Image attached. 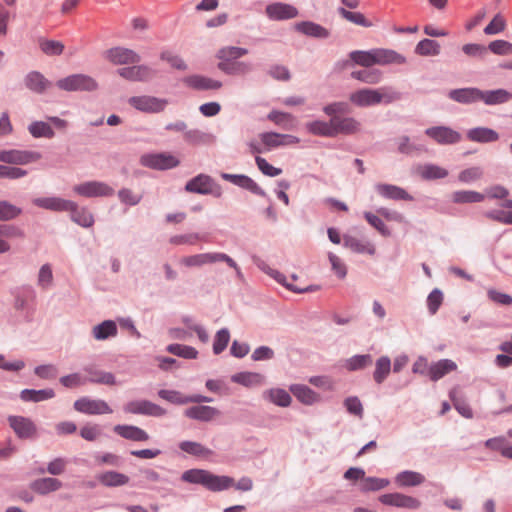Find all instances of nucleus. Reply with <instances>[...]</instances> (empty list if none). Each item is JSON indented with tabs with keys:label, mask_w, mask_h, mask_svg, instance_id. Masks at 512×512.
Instances as JSON below:
<instances>
[{
	"label": "nucleus",
	"mask_w": 512,
	"mask_h": 512,
	"mask_svg": "<svg viewBox=\"0 0 512 512\" xmlns=\"http://www.w3.org/2000/svg\"><path fill=\"white\" fill-rule=\"evenodd\" d=\"M350 59L357 65L371 67L374 65L404 64L405 56L392 49L375 48L367 51L356 50L350 54Z\"/></svg>",
	"instance_id": "1"
},
{
	"label": "nucleus",
	"mask_w": 512,
	"mask_h": 512,
	"mask_svg": "<svg viewBox=\"0 0 512 512\" xmlns=\"http://www.w3.org/2000/svg\"><path fill=\"white\" fill-rule=\"evenodd\" d=\"M401 94L390 87L378 89L362 88L350 94L349 100L357 107H369L378 104H390L400 100Z\"/></svg>",
	"instance_id": "2"
},
{
	"label": "nucleus",
	"mask_w": 512,
	"mask_h": 512,
	"mask_svg": "<svg viewBox=\"0 0 512 512\" xmlns=\"http://www.w3.org/2000/svg\"><path fill=\"white\" fill-rule=\"evenodd\" d=\"M128 104L142 113L158 114L166 109L169 101L152 95H139L130 97Z\"/></svg>",
	"instance_id": "3"
},
{
	"label": "nucleus",
	"mask_w": 512,
	"mask_h": 512,
	"mask_svg": "<svg viewBox=\"0 0 512 512\" xmlns=\"http://www.w3.org/2000/svg\"><path fill=\"white\" fill-rule=\"evenodd\" d=\"M56 86L67 92L75 91H94L98 88V84L94 78L86 74H72L65 78L59 79Z\"/></svg>",
	"instance_id": "4"
},
{
	"label": "nucleus",
	"mask_w": 512,
	"mask_h": 512,
	"mask_svg": "<svg viewBox=\"0 0 512 512\" xmlns=\"http://www.w3.org/2000/svg\"><path fill=\"white\" fill-rule=\"evenodd\" d=\"M185 191L201 195L221 196V187L207 174H198L185 184Z\"/></svg>",
	"instance_id": "5"
},
{
	"label": "nucleus",
	"mask_w": 512,
	"mask_h": 512,
	"mask_svg": "<svg viewBox=\"0 0 512 512\" xmlns=\"http://www.w3.org/2000/svg\"><path fill=\"white\" fill-rule=\"evenodd\" d=\"M73 192L85 198L110 197L114 194V189L105 182L90 180L76 184L72 188Z\"/></svg>",
	"instance_id": "6"
},
{
	"label": "nucleus",
	"mask_w": 512,
	"mask_h": 512,
	"mask_svg": "<svg viewBox=\"0 0 512 512\" xmlns=\"http://www.w3.org/2000/svg\"><path fill=\"white\" fill-rule=\"evenodd\" d=\"M42 158L38 151L8 149L0 151V162L10 165H27Z\"/></svg>",
	"instance_id": "7"
},
{
	"label": "nucleus",
	"mask_w": 512,
	"mask_h": 512,
	"mask_svg": "<svg viewBox=\"0 0 512 512\" xmlns=\"http://www.w3.org/2000/svg\"><path fill=\"white\" fill-rule=\"evenodd\" d=\"M265 151H271L280 147L298 144L300 139L291 134H281L277 132H262L258 135Z\"/></svg>",
	"instance_id": "8"
},
{
	"label": "nucleus",
	"mask_w": 512,
	"mask_h": 512,
	"mask_svg": "<svg viewBox=\"0 0 512 512\" xmlns=\"http://www.w3.org/2000/svg\"><path fill=\"white\" fill-rule=\"evenodd\" d=\"M123 410L129 414L152 417H163L167 414L166 409L149 400L130 401L124 405Z\"/></svg>",
	"instance_id": "9"
},
{
	"label": "nucleus",
	"mask_w": 512,
	"mask_h": 512,
	"mask_svg": "<svg viewBox=\"0 0 512 512\" xmlns=\"http://www.w3.org/2000/svg\"><path fill=\"white\" fill-rule=\"evenodd\" d=\"M73 407L76 411L87 415L111 414L113 412L105 400L92 399L86 396L77 399Z\"/></svg>",
	"instance_id": "10"
},
{
	"label": "nucleus",
	"mask_w": 512,
	"mask_h": 512,
	"mask_svg": "<svg viewBox=\"0 0 512 512\" xmlns=\"http://www.w3.org/2000/svg\"><path fill=\"white\" fill-rule=\"evenodd\" d=\"M158 396L175 405H185L189 403H209L213 399L200 394L184 395L177 390L161 389L158 391Z\"/></svg>",
	"instance_id": "11"
},
{
	"label": "nucleus",
	"mask_w": 512,
	"mask_h": 512,
	"mask_svg": "<svg viewBox=\"0 0 512 512\" xmlns=\"http://www.w3.org/2000/svg\"><path fill=\"white\" fill-rule=\"evenodd\" d=\"M141 163L148 168L166 170L177 167L180 161L170 153H155L143 155Z\"/></svg>",
	"instance_id": "12"
},
{
	"label": "nucleus",
	"mask_w": 512,
	"mask_h": 512,
	"mask_svg": "<svg viewBox=\"0 0 512 512\" xmlns=\"http://www.w3.org/2000/svg\"><path fill=\"white\" fill-rule=\"evenodd\" d=\"M117 73L122 78L132 82H149L156 75L153 68L144 64L119 68Z\"/></svg>",
	"instance_id": "13"
},
{
	"label": "nucleus",
	"mask_w": 512,
	"mask_h": 512,
	"mask_svg": "<svg viewBox=\"0 0 512 512\" xmlns=\"http://www.w3.org/2000/svg\"><path fill=\"white\" fill-rule=\"evenodd\" d=\"M425 134L440 145H451L461 141L459 132L448 126H433L425 130Z\"/></svg>",
	"instance_id": "14"
},
{
	"label": "nucleus",
	"mask_w": 512,
	"mask_h": 512,
	"mask_svg": "<svg viewBox=\"0 0 512 512\" xmlns=\"http://www.w3.org/2000/svg\"><path fill=\"white\" fill-rule=\"evenodd\" d=\"M8 423L20 439L33 438L37 433V427L30 418L11 415L8 417Z\"/></svg>",
	"instance_id": "15"
},
{
	"label": "nucleus",
	"mask_w": 512,
	"mask_h": 512,
	"mask_svg": "<svg viewBox=\"0 0 512 512\" xmlns=\"http://www.w3.org/2000/svg\"><path fill=\"white\" fill-rule=\"evenodd\" d=\"M265 13L267 17L273 21L293 19L299 14L295 6L283 2L268 4L265 8Z\"/></svg>",
	"instance_id": "16"
},
{
	"label": "nucleus",
	"mask_w": 512,
	"mask_h": 512,
	"mask_svg": "<svg viewBox=\"0 0 512 512\" xmlns=\"http://www.w3.org/2000/svg\"><path fill=\"white\" fill-rule=\"evenodd\" d=\"M105 57L115 65L136 64L141 61V57L138 53L124 47H114L107 50Z\"/></svg>",
	"instance_id": "17"
},
{
	"label": "nucleus",
	"mask_w": 512,
	"mask_h": 512,
	"mask_svg": "<svg viewBox=\"0 0 512 512\" xmlns=\"http://www.w3.org/2000/svg\"><path fill=\"white\" fill-rule=\"evenodd\" d=\"M379 501L384 505L406 509H417L421 505L418 499L401 493L383 494L379 497Z\"/></svg>",
	"instance_id": "18"
},
{
	"label": "nucleus",
	"mask_w": 512,
	"mask_h": 512,
	"mask_svg": "<svg viewBox=\"0 0 512 512\" xmlns=\"http://www.w3.org/2000/svg\"><path fill=\"white\" fill-rule=\"evenodd\" d=\"M32 203L39 208L54 212H68L74 207V201L56 196L34 198Z\"/></svg>",
	"instance_id": "19"
},
{
	"label": "nucleus",
	"mask_w": 512,
	"mask_h": 512,
	"mask_svg": "<svg viewBox=\"0 0 512 512\" xmlns=\"http://www.w3.org/2000/svg\"><path fill=\"white\" fill-rule=\"evenodd\" d=\"M221 178L251 193L265 197V191L249 176L244 174L221 173Z\"/></svg>",
	"instance_id": "20"
},
{
	"label": "nucleus",
	"mask_w": 512,
	"mask_h": 512,
	"mask_svg": "<svg viewBox=\"0 0 512 512\" xmlns=\"http://www.w3.org/2000/svg\"><path fill=\"white\" fill-rule=\"evenodd\" d=\"M220 256L221 252H206L188 255L180 259V264L187 268H200L204 265L219 263Z\"/></svg>",
	"instance_id": "21"
},
{
	"label": "nucleus",
	"mask_w": 512,
	"mask_h": 512,
	"mask_svg": "<svg viewBox=\"0 0 512 512\" xmlns=\"http://www.w3.org/2000/svg\"><path fill=\"white\" fill-rule=\"evenodd\" d=\"M331 120L332 137L339 134L350 135L359 130L360 123L353 117L334 116Z\"/></svg>",
	"instance_id": "22"
},
{
	"label": "nucleus",
	"mask_w": 512,
	"mask_h": 512,
	"mask_svg": "<svg viewBox=\"0 0 512 512\" xmlns=\"http://www.w3.org/2000/svg\"><path fill=\"white\" fill-rule=\"evenodd\" d=\"M25 232L14 224H0V254L11 251V244L6 239H24Z\"/></svg>",
	"instance_id": "23"
},
{
	"label": "nucleus",
	"mask_w": 512,
	"mask_h": 512,
	"mask_svg": "<svg viewBox=\"0 0 512 512\" xmlns=\"http://www.w3.org/2000/svg\"><path fill=\"white\" fill-rule=\"evenodd\" d=\"M25 87L33 93L43 94L51 86L52 83L39 71H30L23 79Z\"/></svg>",
	"instance_id": "24"
},
{
	"label": "nucleus",
	"mask_w": 512,
	"mask_h": 512,
	"mask_svg": "<svg viewBox=\"0 0 512 512\" xmlns=\"http://www.w3.org/2000/svg\"><path fill=\"white\" fill-rule=\"evenodd\" d=\"M377 194L385 199L412 201L413 197L403 188L386 183H378L374 186Z\"/></svg>",
	"instance_id": "25"
},
{
	"label": "nucleus",
	"mask_w": 512,
	"mask_h": 512,
	"mask_svg": "<svg viewBox=\"0 0 512 512\" xmlns=\"http://www.w3.org/2000/svg\"><path fill=\"white\" fill-rule=\"evenodd\" d=\"M184 415L192 420L209 422L220 415V411L212 406L196 405L187 408Z\"/></svg>",
	"instance_id": "26"
},
{
	"label": "nucleus",
	"mask_w": 512,
	"mask_h": 512,
	"mask_svg": "<svg viewBox=\"0 0 512 512\" xmlns=\"http://www.w3.org/2000/svg\"><path fill=\"white\" fill-rule=\"evenodd\" d=\"M83 371L88 375L85 377L87 383L101 384V385H116L117 380L113 373L104 370L97 369L93 365H87L83 368Z\"/></svg>",
	"instance_id": "27"
},
{
	"label": "nucleus",
	"mask_w": 512,
	"mask_h": 512,
	"mask_svg": "<svg viewBox=\"0 0 512 512\" xmlns=\"http://www.w3.org/2000/svg\"><path fill=\"white\" fill-rule=\"evenodd\" d=\"M183 83L195 90H217L222 87V82L202 75H189L183 79Z\"/></svg>",
	"instance_id": "28"
},
{
	"label": "nucleus",
	"mask_w": 512,
	"mask_h": 512,
	"mask_svg": "<svg viewBox=\"0 0 512 512\" xmlns=\"http://www.w3.org/2000/svg\"><path fill=\"white\" fill-rule=\"evenodd\" d=\"M113 430L120 437L134 442H146L150 438L144 429L134 425L118 424L114 426Z\"/></svg>",
	"instance_id": "29"
},
{
	"label": "nucleus",
	"mask_w": 512,
	"mask_h": 512,
	"mask_svg": "<svg viewBox=\"0 0 512 512\" xmlns=\"http://www.w3.org/2000/svg\"><path fill=\"white\" fill-rule=\"evenodd\" d=\"M186 143L193 146H207L216 142V136L200 129H189L183 134Z\"/></svg>",
	"instance_id": "30"
},
{
	"label": "nucleus",
	"mask_w": 512,
	"mask_h": 512,
	"mask_svg": "<svg viewBox=\"0 0 512 512\" xmlns=\"http://www.w3.org/2000/svg\"><path fill=\"white\" fill-rule=\"evenodd\" d=\"M449 98L461 104H472L480 101L481 90L474 87L453 89L448 94Z\"/></svg>",
	"instance_id": "31"
},
{
	"label": "nucleus",
	"mask_w": 512,
	"mask_h": 512,
	"mask_svg": "<svg viewBox=\"0 0 512 512\" xmlns=\"http://www.w3.org/2000/svg\"><path fill=\"white\" fill-rule=\"evenodd\" d=\"M118 334V327L113 320H104L95 325L91 329L92 337L97 341H105L110 338L116 337Z\"/></svg>",
	"instance_id": "32"
},
{
	"label": "nucleus",
	"mask_w": 512,
	"mask_h": 512,
	"mask_svg": "<svg viewBox=\"0 0 512 512\" xmlns=\"http://www.w3.org/2000/svg\"><path fill=\"white\" fill-rule=\"evenodd\" d=\"M466 136L470 141L481 144L492 143L499 140L498 132L482 126L469 129Z\"/></svg>",
	"instance_id": "33"
},
{
	"label": "nucleus",
	"mask_w": 512,
	"mask_h": 512,
	"mask_svg": "<svg viewBox=\"0 0 512 512\" xmlns=\"http://www.w3.org/2000/svg\"><path fill=\"white\" fill-rule=\"evenodd\" d=\"M262 398L279 407H289L292 403V397L288 391L283 388H270L262 393Z\"/></svg>",
	"instance_id": "34"
},
{
	"label": "nucleus",
	"mask_w": 512,
	"mask_h": 512,
	"mask_svg": "<svg viewBox=\"0 0 512 512\" xmlns=\"http://www.w3.org/2000/svg\"><path fill=\"white\" fill-rule=\"evenodd\" d=\"M343 245L359 254H369L372 256L376 252L375 245L372 242L362 241L348 234L343 236Z\"/></svg>",
	"instance_id": "35"
},
{
	"label": "nucleus",
	"mask_w": 512,
	"mask_h": 512,
	"mask_svg": "<svg viewBox=\"0 0 512 512\" xmlns=\"http://www.w3.org/2000/svg\"><path fill=\"white\" fill-rule=\"evenodd\" d=\"M178 446L182 452L197 458L208 459L214 454L210 448L196 441H181Z\"/></svg>",
	"instance_id": "36"
},
{
	"label": "nucleus",
	"mask_w": 512,
	"mask_h": 512,
	"mask_svg": "<svg viewBox=\"0 0 512 512\" xmlns=\"http://www.w3.org/2000/svg\"><path fill=\"white\" fill-rule=\"evenodd\" d=\"M396 143L398 152L408 156H418L428 151L424 144L412 142L406 135L398 137Z\"/></svg>",
	"instance_id": "37"
},
{
	"label": "nucleus",
	"mask_w": 512,
	"mask_h": 512,
	"mask_svg": "<svg viewBox=\"0 0 512 512\" xmlns=\"http://www.w3.org/2000/svg\"><path fill=\"white\" fill-rule=\"evenodd\" d=\"M294 29L309 37L318 39H325L329 37V31L325 27L312 21L296 23L294 25Z\"/></svg>",
	"instance_id": "38"
},
{
	"label": "nucleus",
	"mask_w": 512,
	"mask_h": 512,
	"mask_svg": "<svg viewBox=\"0 0 512 512\" xmlns=\"http://www.w3.org/2000/svg\"><path fill=\"white\" fill-rule=\"evenodd\" d=\"M457 365L450 359H441L429 366L428 376L432 381H437L446 374L456 370Z\"/></svg>",
	"instance_id": "39"
},
{
	"label": "nucleus",
	"mask_w": 512,
	"mask_h": 512,
	"mask_svg": "<svg viewBox=\"0 0 512 512\" xmlns=\"http://www.w3.org/2000/svg\"><path fill=\"white\" fill-rule=\"evenodd\" d=\"M512 99V93L505 89L481 90L480 101L486 105H499L509 102Z\"/></svg>",
	"instance_id": "40"
},
{
	"label": "nucleus",
	"mask_w": 512,
	"mask_h": 512,
	"mask_svg": "<svg viewBox=\"0 0 512 512\" xmlns=\"http://www.w3.org/2000/svg\"><path fill=\"white\" fill-rule=\"evenodd\" d=\"M61 487L62 482L57 478L52 477L36 479L30 485V488L40 495H46L51 492H55L59 490Z\"/></svg>",
	"instance_id": "41"
},
{
	"label": "nucleus",
	"mask_w": 512,
	"mask_h": 512,
	"mask_svg": "<svg viewBox=\"0 0 512 512\" xmlns=\"http://www.w3.org/2000/svg\"><path fill=\"white\" fill-rule=\"evenodd\" d=\"M289 390L305 405H313L319 401V395L306 385L292 384Z\"/></svg>",
	"instance_id": "42"
},
{
	"label": "nucleus",
	"mask_w": 512,
	"mask_h": 512,
	"mask_svg": "<svg viewBox=\"0 0 512 512\" xmlns=\"http://www.w3.org/2000/svg\"><path fill=\"white\" fill-rule=\"evenodd\" d=\"M98 480L103 486L113 488L128 484L130 478L126 474L109 470L101 473Z\"/></svg>",
	"instance_id": "43"
},
{
	"label": "nucleus",
	"mask_w": 512,
	"mask_h": 512,
	"mask_svg": "<svg viewBox=\"0 0 512 512\" xmlns=\"http://www.w3.org/2000/svg\"><path fill=\"white\" fill-rule=\"evenodd\" d=\"M218 69L227 75L237 76L246 75L253 70L251 63L244 61H233V62H219L217 65Z\"/></svg>",
	"instance_id": "44"
},
{
	"label": "nucleus",
	"mask_w": 512,
	"mask_h": 512,
	"mask_svg": "<svg viewBox=\"0 0 512 512\" xmlns=\"http://www.w3.org/2000/svg\"><path fill=\"white\" fill-rule=\"evenodd\" d=\"M425 477L419 472L405 470L398 473L395 477V483L399 487H415L423 484Z\"/></svg>",
	"instance_id": "45"
},
{
	"label": "nucleus",
	"mask_w": 512,
	"mask_h": 512,
	"mask_svg": "<svg viewBox=\"0 0 512 512\" xmlns=\"http://www.w3.org/2000/svg\"><path fill=\"white\" fill-rule=\"evenodd\" d=\"M232 382L245 387L261 386L265 383L264 375L256 372H240L232 375Z\"/></svg>",
	"instance_id": "46"
},
{
	"label": "nucleus",
	"mask_w": 512,
	"mask_h": 512,
	"mask_svg": "<svg viewBox=\"0 0 512 512\" xmlns=\"http://www.w3.org/2000/svg\"><path fill=\"white\" fill-rule=\"evenodd\" d=\"M267 119L284 130H293L296 127L295 117L287 112L272 110L268 113Z\"/></svg>",
	"instance_id": "47"
},
{
	"label": "nucleus",
	"mask_w": 512,
	"mask_h": 512,
	"mask_svg": "<svg viewBox=\"0 0 512 512\" xmlns=\"http://www.w3.org/2000/svg\"><path fill=\"white\" fill-rule=\"evenodd\" d=\"M233 485V478L224 475H215L209 471L205 488L213 492H220L230 488Z\"/></svg>",
	"instance_id": "48"
},
{
	"label": "nucleus",
	"mask_w": 512,
	"mask_h": 512,
	"mask_svg": "<svg viewBox=\"0 0 512 512\" xmlns=\"http://www.w3.org/2000/svg\"><path fill=\"white\" fill-rule=\"evenodd\" d=\"M68 212H70L71 220L84 228H89L94 224L92 213L85 207L79 208L76 202H74V207L69 209Z\"/></svg>",
	"instance_id": "49"
},
{
	"label": "nucleus",
	"mask_w": 512,
	"mask_h": 512,
	"mask_svg": "<svg viewBox=\"0 0 512 512\" xmlns=\"http://www.w3.org/2000/svg\"><path fill=\"white\" fill-rule=\"evenodd\" d=\"M55 392L51 388L34 390V389H24L20 392V398L25 402H41L45 400H49L54 398Z\"/></svg>",
	"instance_id": "50"
},
{
	"label": "nucleus",
	"mask_w": 512,
	"mask_h": 512,
	"mask_svg": "<svg viewBox=\"0 0 512 512\" xmlns=\"http://www.w3.org/2000/svg\"><path fill=\"white\" fill-rule=\"evenodd\" d=\"M248 54V50L246 48L237 47V46H225L218 50L216 57L220 60V62H233L237 59L241 58Z\"/></svg>",
	"instance_id": "51"
},
{
	"label": "nucleus",
	"mask_w": 512,
	"mask_h": 512,
	"mask_svg": "<svg viewBox=\"0 0 512 512\" xmlns=\"http://www.w3.org/2000/svg\"><path fill=\"white\" fill-rule=\"evenodd\" d=\"M351 77L363 83L375 85L381 82L383 73L379 69H363L353 71Z\"/></svg>",
	"instance_id": "52"
},
{
	"label": "nucleus",
	"mask_w": 512,
	"mask_h": 512,
	"mask_svg": "<svg viewBox=\"0 0 512 512\" xmlns=\"http://www.w3.org/2000/svg\"><path fill=\"white\" fill-rule=\"evenodd\" d=\"M28 131L33 138L51 139L55 136V132L50 123L45 121H33L28 125Z\"/></svg>",
	"instance_id": "53"
},
{
	"label": "nucleus",
	"mask_w": 512,
	"mask_h": 512,
	"mask_svg": "<svg viewBox=\"0 0 512 512\" xmlns=\"http://www.w3.org/2000/svg\"><path fill=\"white\" fill-rule=\"evenodd\" d=\"M390 480L387 478H378V477H366L363 479V482L360 483L359 489L361 492H375L382 490L389 486Z\"/></svg>",
	"instance_id": "54"
},
{
	"label": "nucleus",
	"mask_w": 512,
	"mask_h": 512,
	"mask_svg": "<svg viewBox=\"0 0 512 512\" xmlns=\"http://www.w3.org/2000/svg\"><path fill=\"white\" fill-rule=\"evenodd\" d=\"M391 371V360L388 356H381L375 364L373 379L376 383L381 384L388 377Z\"/></svg>",
	"instance_id": "55"
},
{
	"label": "nucleus",
	"mask_w": 512,
	"mask_h": 512,
	"mask_svg": "<svg viewBox=\"0 0 512 512\" xmlns=\"http://www.w3.org/2000/svg\"><path fill=\"white\" fill-rule=\"evenodd\" d=\"M307 131L315 136L321 137H332L331 131V120L322 121V120H314L306 123L305 125Z\"/></svg>",
	"instance_id": "56"
},
{
	"label": "nucleus",
	"mask_w": 512,
	"mask_h": 512,
	"mask_svg": "<svg viewBox=\"0 0 512 512\" xmlns=\"http://www.w3.org/2000/svg\"><path fill=\"white\" fill-rule=\"evenodd\" d=\"M440 44L432 39H423L415 47V53L420 56H437L440 53Z\"/></svg>",
	"instance_id": "57"
},
{
	"label": "nucleus",
	"mask_w": 512,
	"mask_h": 512,
	"mask_svg": "<svg viewBox=\"0 0 512 512\" xmlns=\"http://www.w3.org/2000/svg\"><path fill=\"white\" fill-rule=\"evenodd\" d=\"M208 473L209 471L204 469H189L182 473L181 480L187 483L199 484L205 487Z\"/></svg>",
	"instance_id": "58"
},
{
	"label": "nucleus",
	"mask_w": 512,
	"mask_h": 512,
	"mask_svg": "<svg viewBox=\"0 0 512 512\" xmlns=\"http://www.w3.org/2000/svg\"><path fill=\"white\" fill-rule=\"evenodd\" d=\"M166 351L184 359H196L198 357V351L194 347L183 344H169Z\"/></svg>",
	"instance_id": "59"
},
{
	"label": "nucleus",
	"mask_w": 512,
	"mask_h": 512,
	"mask_svg": "<svg viewBox=\"0 0 512 512\" xmlns=\"http://www.w3.org/2000/svg\"><path fill=\"white\" fill-rule=\"evenodd\" d=\"M419 174L425 180H435L445 178L448 171L435 164H426L420 167Z\"/></svg>",
	"instance_id": "60"
},
{
	"label": "nucleus",
	"mask_w": 512,
	"mask_h": 512,
	"mask_svg": "<svg viewBox=\"0 0 512 512\" xmlns=\"http://www.w3.org/2000/svg\"><path fill=\"white\" fill-rule=\"evenodd\" d=\"M22 209L6 200L0 201V221L7 222L22 214Z\"/></svg>",
	"instance_id": "61"
},
{
	"label": "nucleus",
	"mask_w": 512,
	"mask_h": 512,
	"mask_svg": "<svg viewBox=\"0 0 512 512\" xmlns=\"http://www.w3.org/2000/svg\"><path fill=\"white\" fill-rule=\"evenodd\" d=\"M373 358L370 354L354 355L347 359L345 367L349 371H357L370 366Z\"/></svg>",
	"instance_id": "62"
},
{
	"label": "nucleus",
	"mask_w": 512,
	"mask_h": 512,
	"mask_svg": "<svg viewBox=\"0 0 512 512\" xmlns=\"http://www.w3.org/2000/svg\"><path fill=\"white\" fill-rule=\"evenodd\" d=\"M454 203H477L484 200V195L476 191L460 190L452 194Z\"/></svg>",
	"instance_id": "63"
},
{
	"label": "nucleus",
	"mask_w": 512,
	"mask_h": 512,
	"mask_svg": "<svg viewBox=\"0 0 512 512\" xmlns=\"http://www.w3.org/2000/svg\"><path fill=\"white\" fill-rule=\"evenodd\" d=\"M52 284H53V272H52L51 265L48 263L43 264L38 271L37 285L41 289L47 290L52 286Z\"/></svg>",
	"instance_id": "64"
}]
</instances>
